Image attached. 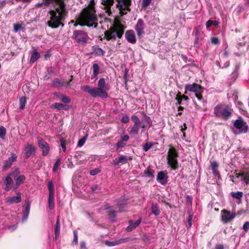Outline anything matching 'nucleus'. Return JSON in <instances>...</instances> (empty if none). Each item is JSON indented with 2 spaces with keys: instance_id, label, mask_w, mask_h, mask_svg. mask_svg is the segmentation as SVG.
<instances>
[{
  "instance_id": "7",
  "label": "nucleus",
  "mask_w": 249,
  "mask_h": 249,
  "mask_svg": "<svg viewBox=\"0 0 249 249\" xmlns=\"http://www.w3.org/2000/svg\"><path fill=\"white\" fill-rule=\"evenodd\" d=\"M117 4L121 16L125 15L127 11H130V6L131 4V0H116Z\"/></svg>"
},
{
  "instance_id": "35",
  "label": "nucleus",
  "mask_w": 249,
  "mask_h": 249,
  "mask_svg": "<svg viewBox=\"0 0 249 249\" xmlns=\"http://www.w3.org/2000/svg\"><path fill=\"white\" fill-rule=\"evenodd\" d=\"M93 53L97 55H103L104 54V51L100 47L98 46L94 47Z\"/></svg>"
},
{
  "instance_id": "60",
  "label": "nucleus",
  "mask_w": 249,
  "mask_h": 249,
  "mask_svg": "<svg viewBox=\"0 0 249 249\" xmlns=\"http://www.w3.org/2000/svg\"><path fill=\"white\" fill-rule=\"evenodd\" d=\"M129 139V137L127 135H124L121 137V141L124 142L128 141Z\"/></svg>"
},
{
  "instance_id": "61",
  "label": "nucleus",
  "mask_w": 249,
  "mask_h": 249,
  "mask_svg": "<svg viewBox=\"0 0 249 249\" xmlns=\"http://www.w3.org/2000/svg\"><path fill=\"white\" fill-rule=\"evenodd\" d=\"M213 174L214 176H217L219 175V173L218 170V168H213L212 169Z\"/></svg>"
},
{
  "instance_id": "43",
  "label": "nucleus",
  "mask_w": 249,
  "mask_h": 249,
  "mask_svg": "<svg viewBox=\"0 0 249 249\" xmlns=\"http://www.w3.org/2000/svg\"><path fill=\"white\" fill-rule=\"evenodd\" d=\"M154 143L151 142H146L143 146V149L144 151H147L150 148L152 147Z\"/></svg>"
},
{
  "instance_id": "42",
  "label": "nucleus",
  "mask_w": 249,
  "mask_h": 249,
  "mask_svg": "<svg viewBox=\"0 0 249 249\" xmlns=\"http://www.w3.org/2000/svg\"><path fill=\"white\" fill-rule=\"evenodd\" d=\"M6 135V129L3 126H0V138L2 139L5 138Z\"/></svg>"
},
{
  "instance_id": "23",
  "label": "nucleus",
  "mask_w": 249,
  "mask_h": 249,
  "mask_svg": "<svg viewBox=\"0 0 249 249\" xmlns=\"http://www.w3.org/2000/svg\"><path fill=\"white\" fill-rule=\"evenodd\" d=\"M114 3V0H102V4L107 9V12H108V15L111 13L110 7Z\"/></svg>"
},
{
  "instance_id": "27",
  "label": "nucleus",
  "mask_w": 249,
  "mask_h": 249,
  "mask_svg": "<svg viewBox=\"0 0 249 249\" xmlns=\"http://www.w3.org/2000/svg\"><path fill=\"white\" fill-rule=\"evenodd\" d=\"M127 162V159L126 157L121 156L118 159H115L114 160L115 165L124 164Z\"/></svg>"
},
{
  "instance_id": "33",
  "label": "nucleus",
  "mask_w": 249,
  "mask_h": 249,
  "mask_svg": "<svg viewBox=\"0 0 249 249\" xmlns=\"http://www.w3.org/2000/svg\"><path fill=\"white\" fill-rule=\"evenodd\" d=\"M60 233V222L59 216L57 217V221L56 222L55 227V239H56L57 237L59 236Z\"/></svg>"
},
{
  "instance_id": "2",
  "label": "nucleus",
  "mask_w": 249,
  "mask_h": 249,
  "mask_svg": "<svg viewBox=\"0 0 249 249\" xmlns=\"http://www.w3.org/2000/svg\"><path fill=\"white\" fill-rule=\"evenodd\" d=\"M94 0H90L88 6L81 12L78 18V24L81 26L86 25L89 27L97 26V17L95 10Z\"/></svg>"
},
{
  "instance_id": "58",
  "label": "nucleus",
  "mask_w": 249,
  "mask_h": 249,
  "mask_svg": "<svg viewBox=\"0 0 249 249\" xmlns=\"http://www.w3.org/2000/svg\"><path fill=\"white\" fill-rule=\"evenodd\" d=\"M61 142V146L63 150V151L65 152L66 150V142L65 141L63 140H60Z\"/></svg>"
},
{
  "instance_id": "64",
  "label": "nucleus",
  "mask_w": 249,
  "mask_h": 249,
  "mask_svg": "<svg viewBox=\"0 0 249 249\" xmlns=\"http://www.w3.org/2000/svg\"><path fill=\"white\" fill-rule=\"evenodd\" d=\"M214 249H224V247L222 245H216Z\"/></svg>"
},
{
  "instance_id": "6",
  "label": "nucleus",
  "mask_w": 249,
  "mask_h": 249,
  "mask_svg": "<svg viewBox=\"0 0 249 249\" xmlns=\"http://www.w3.org/2000/svg\"><path fill=\"white\" fill-rule=\"evenodd\" d=\"M185 89L186 90L194 92L196 97L198 100H201L202 99L203 88L199 85L196 83L188 84L185 86Z\"/></svg>"
},
{
  "instance_id": "4",
  "label": "nucleus",
  "mask_w": 249,
  "mask_h": 249,
  "mask_svg": "<svg viewBox=\"0 0 249 249\" xmlns=\"http://www.w3.org/2000/svg\"><path fill=\"white\" fill-rule=\"evenodd\" d=\"M81 89L85 92H88L91 97L95 98L99 97L106 98L108 97L107 91L98 87H91L88 85H84L81 87Z\"/></svg>"
},
{
  "instance_id": "29",
  "label": "nucleus",
  "mask_w": 249,
  "mask_h": 249,
  "mask_svg": "<svg viewBox=\"0 0 249 249\" xmlns=\"http://www.w3.org/2000/svg\"><path fill=\"white\" fill-rule=\"evenodd\" d=\"M30 205L29 203H27L26 204V207L24 208V210L23 212V216L22 218V221H25L28 218L29 213H30Z\"/></svg>"
},
{
  "instance_id": "32",
  "label": "nucleus",
  "mask_w": 249,
  "mask_h": 249,
  "mask_svg": "<svg viewBox=\"0 0 249 249\" xmlns=\"http://www.w3.org/2000/svg\"><path fill=\"white\" fill-rule=\"evenodd\" d=\"M151 212L156 216L159 215L160 212L159 207L157 206V205L154 203L152 205Z\"/></svg>"
},
{
  "instance_id": "40",
  "label": "nucleus",
  "mask_w": 249,
  "mask_h": 249,
  "mask_svg": "<svg viewBox=\"0 0 249 249\" xmlns=\"http://www.w3.org/2000/svg\"><path fill=\"white\" fill-rule=\"evenodd\" d=\"M144 173L146 176L149 178H153L154 177V170L150 169V168H147L144 170Z\"/></svg>"
},
{
  "instance_id": "54",
  "label": "nucleus",
  "mask_w": 249,
  "mask_h": 249,
  "mask_svg": "<svg viewBox=\"0 0 249 249\" xmlns=\"http://www.w3.org/2000/svg\"><path fill=\"white\" fill-rule=\"evenodd\" d=\"M129 121V118L128 116L125 115L123 117V118L121 119V121L124 124H126L128 123Z\"/></svg>"
},
{
  "instance_id": "37",
  "label": "nucleus",
  "mask_w": 249,
  "mask_h": 249,
  "mask_svg": "<svg viewBox=\"0 0 249 249\" xmlns=\"http://www.w3.org/2000/svg\"><path fill=\"white\" fill-rule=\"evenodd\" d=\"M99 72V67L97 64H94L93 65V75L96 79L97 76Z\"/></svg>"
},
{
  "instance_id": "59",
  "label": "nucleus",
  "mask_w": 249,
  "mask_h": 249,
  "mask_svg": "<svg viewBox=\"0 0 249 249\" xmlns=\"http://www.w3.org/2000/svg\"><path fill=\"white\" fill-rule=\"evenodd\" d=\"M211 166L212 169L218 168V164L217 163V162L216 161H214L211 162Z\"/></svg>"
},
{
  "instance_id": "28",
  "label": "nucleus",
  "mask_w": 249,
  "mask_h": 249,
  "mask_svg": "<svg viewBox=\"0 0 249 249\" xmlns=\"http://www.w3.org/2000/svg\"><path fill=\"white\" fill-rule=\"evenodd\" d=\"M240 177L241 180L244 181L246 184L249 183V172H243L241 174H239L237 177Z\"/></svg>"
},
{
  "instance_id": "48",
  "label": "nucleus",
  "mask_w": 249,
  "mask_h": 249,
  "mask_svg": "<svg viewBox=\"0 0 249 249\" xmlns=\"http://www.w3.org/2000/svg\"><path fill=\"white\" fill-rule=\"evenodd\" d=\"M60 159H57L56 160V161L53 166V172H55L57 171V170L59 166V164H60Z\"/></svg>"
},
{
  "instance_id": "56",
  "label": "nucleus",
  "mask_w": 249,
  "mask_h": 249,
  "mask_svg": "<svg viewBox=\"0 0 249 249\" xmlns=\"http://www.w3.org/2000/svg\"><path fill=\"white\" fill-rule=\"evenodd\" d=\"M73 234L74 237L73 242L76 244L78 242L77 232L76 231H74L73 232Z\"/></svg>"
},
{
  "instance_id": "8",
  "label": "nucleus",
  "mask_w": 249,
  "mask_h": 249,
  "mask_svg": "<svg viewBox=\"0 0 249 249\" xmlns=\"http://www.w3.org/2000/svg\"><path fill=\"white\" fill-rule=\"evenodd\" d=\"M72 38L78 43H85L87 41L88 36L83 31L76 30L73 32Z\"/></svg>"
},
{
  "instance_id": "10",
  "label": "nucleus",
  "mask_w": 249,
  "mask_h": 249,
  "mask_svg": "<svg viewBox=\"0 0 249 249\" xmlns=\"http://www.w3.org/2000/svg\"><path fill=\"white\" fill-rule=\"evenodd\" d=\"M12 174H13V176L16 181L15 185L14 188V190H16L18 189L19 185L23 183L25 180V177L24 175H20V172L18 169H16L12 173Z\"/></svg>"
},
{
  "instance_id": "21",
  "label": "nucleus",
  "mask_w": 249,
  "mask_h": 249,
  "mask_svg": "<svg viewBox=\"0 0 249 249\" xmlns=\"http://www.w3.org/2000/svg\"><path fill=\"white\" fill-rule=\"evenodd\" d=\"M141 222V219H139L136 221L130 220L129 221V226L126 228V230L127 231H131L138 226Z\"/></svg>"
},
{
  "instance_id": "11",
  "label": "nucleus",
  "mask_w": 249,
  "mask_h": 249,
  "mask_svg": "<svg viewBox=\"0 0 249 249\" xmlns=\"http://www.w3.org/2000/svg\"><path fill=\"white\" fill-rule=\"evenodd\" d=\"M233 125L240 133H246L248 131V126L247 123L241 117L234 122Z\"/></svg>"
},
{
  "instance_id": "57",
  "label": "nucleus",
  "mask_w": 249,
  "mask_h": 249,
  "mask_svg": "<svg viewBox=\"0 0 249 249\" xmlns=\"http://www.w3.org/2000/svg\"><path fill=\"white\" fill-rule=\"evenodd\" d=\"M211 42L213 44H217L219 43V39L217 37H213L211 39Z\"/></svg>"
},
{
  "instance_id": "5",
  "label": "nucleus",
  "mask_w": 249,
  "mask_h": 249,
  "mask_svg": "<svg viewBox=\"0 0 249 249\" xmlns=\"http://www.w3.org/2000/svg\"><path fill=\"white\" fill-rule=\"evenodd\" d=\"M178 157V154L175 148L171 147L168 152L167 163L174 170H176L178 167L177 160Z\"/></svg>"
},
{
  "instance_id": "55",
  "label": "nucleus",
  "mask_w": 249,
  "mask_h": 249,
  "mask_svg": "<svg viewBox=\"0 0 249 249\" xmlns=\"http://www.w3.org/2000/svg\"><path fill=\"white\" fill-rule=\"evenodd\" d=\"M108 216L110 219H114L116 217V212L114 211L110 212L108 213Z\"/></svg>"
},
{
  "instance_id": "49",
  "label": "nucleus",
  "mask_w": 249,
  "mask_h": 249,
  "mask_svg": "<svg viewBox=\"0 0 249 249\" xmlns=\"http://www.w3.org/2000/svg\"><path fill=\"white\" fill-rule=\"evenodd\" d=\"M152 0H143L142 3V7L145 8L150 5Z\"/></svg>"
},
{
  "instance_id": "45",
  "label": "nucleus",
  "mask_w": 249,
  "mask_h": 249,
  "mask_svg": "<svg viewBox=\"0 0 249 249\" xmlns=\"http://www.w3.org/2000/svg\"><path fill=\"white\" fill-rule=\"evenodd\" d=\"M87 137H88V135H86L83 138L80 139L78 142L77 146L79 147H81L82 146H83L84 145V144L85 143Z\"/></svg>"
},
{
  "instance_id": "46",
  "label": "nucleus",
  "mask_w": 249,
  "mask_h": 249,
  "mask_svg": "<svg viewBox=\"0 0 249 249\" xmlns=\"http://www.w3.org/2000/svg\"><path fill=\"white\" fill-rule=\"evenodd\" d=\"M60 97H61L60 100L61 101L64 103H69L71 101L70 99L64 95L61 94L60 95Z\"/></svg>"
},
{
  "instance_id": "41",
  "label": "nucleus",
  "mask_w": 249,
  "mask_h": 249,
  "mask_svg": "<svg viewBox=\"0 0 249 249\" xmlns=\"http://www.w3.org/2000/svg\"><path fill=\"white\" fill-rule=\"evenodd\" d=\"M218 24V22L216 20H209L206 23V26L207 28L210 27L212 25H214L215 26H217Z\"/></svg>"
},
{
  "instance_id": "3",
  "label": "nucleus",
  "mask_w": 249,
  "mask_h": 249,
  "mask_svg": "<svg viewBox=\"0 0 249 249\" xmlns=\"http://www.w3.org/2000/svg\"><path fill=\"white\" fill-rule=\"evenodd\" d=\"M124 27L121 24H117L115 27L111 28L105 32L107 40H115L117 37L121 38L124 33Z\"/></svg>"
},
{
  "instance_id": "30",
  "label": "nucleus",
  "mask_w": 249,
  "mask_h": 249,
  "mask_svg": "<svg viewBox=\"0 0 249 249\" xmlns=\"http://www.w3.org/2000/svg\"><path fill=\"white\" fill-rule=\"evenodd\" d=\"M224 108V106L221 105L215 107L214 109V113L215 116L219 117H221Z\"/></svg>"
},
{
  "instance_id": "26",
  "label": "nucleus",
  "mask_w": 249,
  "mask_h": 249,
  "mask_svg": "<svg viewBox=\"0 0 249 249\" xmlns=\"http://www.w3.org/2000/svg\"><path fill=\"white\" fill-rule=\"evenodd\" d=\"M97 85L98 88L105 90L106 91L109 90V88L106 85V81L104 78H101L99 79Z\"/></svg>"
},
{
  "instance_id": "16",
  "label": "nucleus",
  "mask_w": 249,
  "mask_h": 249,
  "mask_svg": "<svg viewBox=\"0 0 249 249\" xmlns=\"http://www.w3.org/2000/svg\"><path fill=\"white\" fill-rule=\"evenodd\" d=\"M13 174L12 173H10L3 180L4 184L6 185L5 190L6 191H9L12 187L13 185V180L12 178Z\"/></svg>"
},
{
  "instance_id": "13",
  "label": "nucleus",
  "mask_w": 249,
  "mask_h": 249,
  "mask_svg": "<svg viewBox=\"0 0 249 249\" xmlns=\"http://www.w3.org/2000/svg\"><path fill=\"white\" fill-rule=\"evenodd\" d=\"M25 158L27 159L36 152L35 147L31 144L27 143L23 149Z\"/></svg>"
},
{
  "instance_id": "38",
  "label": "nucleus",
  "mask_w": 249,
  "mask_h": 249,
  "mask_svg": "<svg viewBox=\"0 0 249 249\" xmlns=\"http://www.w3.org/2000/svg\"><path fill=\"white\" fill-rule=\"evenodd\" d=\"M231 196L237 199H241L243 197V194L242 192H231Z\"/></svg>"
},
{
  "instance_id": "50",
  "label": "nucleus",
  "mask_w": 249,
  "mask_h": 249,
  "mask_svg": "<svg viewBox=\"0 0 249 249\" xmlns=\"http://www.w3.org/2000/svg\"><path fill=\"white\" fill-rule=\"evenodd\" d=\"M101 170L98 168H96L93 170H92L90 172V174L92 176H94L97 175V174L100 172Z\"/></svg>"
},
{
  "instance_id": "1",
  "label": "nucleus",
  "mask_w": 249,
  "mask_h": 249,
  "mask_svg": "<svg viewBox=\"0 0 249 249\" xmlns=\"http://www.w3.org/2000/svg\"><path fill=\"white\" fill-rule=\"evenodd\" d=\"M65 0H44L42 2L36 4L38 8H45L50 4L53 6L54 9L49 12L50 20L47 21V25L52 28H57L59 26L63 27V21L68 15V9Z\"/></svg>"
},
{
  "instance_id": "24",
  "label": "nucleus",
  "mask_w": 249,
  "mask_h": 249,
  "mask_svg": "<svg viewBox=\"0 0 249 249\" xmlns=\"http://www.w3.org/2000/svg\"><path fill=\"white\" fill-rule=\"evenodd\" d=\"M21 201L20 193L17 194L16 196L10 197L8 198L7 202L10 204L13 203H18Z\"/></svg>"
},
{
  "instance_id": "31",
  "label": "nucleus",
  "mask_w": 249,
  "mask_h": 249,
  "mask_svg": "<svg viewBox=\"0 0 249 249\" xmlns=\"http://www.w3.org/2000/svg\"><path fill=\"white\" fill-rule=\"evenodd\" d=\"M40 55L37 52L36 50H34L30 58V63L33 64L34 63L37 59L39 58Z\"/></svg>"
},
{
  "instance_id": "39",
  "label": "nucleus",
  "mask_w": 249,
  "mask_h": 249,
  "mask_svg": "<svg viewBox=\"0 0 249 249\" xmlns=\"http://www.w3.org/2000/svg\"><path fill=\"white\" fill-rule=\"evenodd\" d=\"M26 103V98L25 97H22L19 99V108L20 109L23 110L25 108Z\"/></svg>"
},
{
  "instance_id": "44",
  "label": "nucleus",
  "mask_w": 249,
  "mask_h": 249,
  "mask_svg": "<svg viewBox=\"0 0 249 249\" xmlns=\"http://www.w3.org/2000/svg\"><path fill=\"white\" fill-rule=\"evenodd\" d=\"M51 108H54V109H57L58 110L62 109V107H63V104L55 103L53 104L51 106Z\"/></svg>"
},
{
  "instance_id": "36",
  "label": "nucleus",
  "mask_w": 249,
  "mask_h": 249,
  "mask_svg": "<svg viewBox=\"0 0 249 249\" xmlns=\"http://www.w3.org/2000/svg\"><path fill=\"white\" fill-rule=\"evenodd\" d=\"M49 207L50 209H53L54 207V195L49 196L48 198Z\"/></svg>"
},
{
  "instance_id": "12",
  "label": "nucleus",
  "mask_w": 249,
  "mask_h": 249,
  "mask_svg": "<svg viewBox=\"0 0 249 249\" xmlns=\"http://www.w3.org/2000/svg\"><path fill=\"white\" fill-rule=\"evenodd\" d=\"M235 213L230 212L227 210H223L221 211V220L224 223H227L235 218Z\"/></svg>"
},
{
  "instance_id": "25",
  "label": "nucleus",
  "mask_w": 249,
  "mask_h": 249,
  "mask_svg": "<svg viewBox=\"0 0 249 249\" xmlns=\"http://www.w3.org/2000/svg\"><path fill=\"white\" fill-rule=\"evenodd\" d=\"M231 115V109L228 107H225L222 110L221 117L225 120H227Z\"/></svg>"
},
{
  "instance_id": "18",
  "label": "nucleus",
  "mask_w": 249,
  "mask_h": 249,
  "mask_svg": "<svg viewBox=\"0 0 249 249\" xmlns=\"http://www.w3.org/2000/svg\"><path fill=\"white\" fill-rule=\"evenodd\" d=\"M125 37L127 41L131 43L134 44L136 42L135 34L132 30L127 31L125 34Z\"/></svg>"
},
{
  "instance_id": "34",
  "label": "nucleus",
  "mask_w": 249,
  "mask_h": 249,
  "mask_svg": "<svg viewBox=\"0 0 249 249\" xmlns=\"http://www.w3.org/2000/svg\"><path fill=\"white\" fill-rule=\"evenodd\" d=\"M48 188L49 192V196L54 195V185L52 181H50L48 183Z\"/></svg>"
},
{
  "instance_id": "17",
  "label": "nucleus",
  "mask_w": 249,
  "mask_h": 249,
  "mask_svg": "<svg viewBox=\"0 0 249 249\" xmlns=\"http://www.w3.org/2000/svg\"><path fill=\"white\" fill-rule=\"evenodd\" d=\"M17 156L15 153H11V156L5 160L4 162L3 168L5 169L11 167L13 163L16 161Z\"/></svg>"
},
{
  "instance_id": "20",
  "label": "nucleus",
  "mask_w": 249,
  "mask_h": 249,
  "mask_svg": "<svg viewBox=\"0 0 249 249\" xmlns=\"http://www.w3.org/2000/svg\"><path fill=\"white\" fill-rule=\"evenodd\" d=\"M157 180L162 185H165L167 182V176L163 172H160L157 176Z\"/></svg>"
},
{
  "instance_id": "15",
  "label": "nucleus",
  "mask_w": 249,
  "mask_h": 249,
  "mask_svg": "<svg viewBox=\"0 0 249 249\" xmlns=\"http://www.w3.org/2000/svg\"><path fill=\"white\" fill-rule=\"evenodd\" d=\"M144 24L143 20L139 19L135 26L137 36L141 37L144 34Z\"/></svg>"
},
{
  "instance_id": "53",
  "label": "nucleus",
  "mask_w": 249,
  "mask_h": 249,
  "mask_svg": "<svg viewBox=\"0 0 249 249\" xmlns=\"http://www.w3.org/2000/svg\"><path fill=\"white\" fill-rule=\"evenodd\" d=\"M243 229L245 231L247 232L249 229V222H246L243 226Z\"/></svg>"
},
{
  "instance_id": "63",
  "label": "nucleus",
  "mask_w": 249,
  "mask_h": 249,
  "mask_svg": "<svg viewBox=\"0 0 249 249\" xmlns=\"http://www.w3.org/2000/svg\"><path fill=\"white\" fill-rule=\"evenodd\" d=\"M192 217H193L192 215H189V218L188 219V223L189 228L191 227L192 226L191 221H192Z\"/></svg>"
},
{
  "instance_id": "22",
  "label": "nucleus",
  "mask_w": 249,
  "mask_h": 249,
  "mask_svg": "<svg viewBox=\"0 0 249 249\" xmlns=\"http://www.w3.org/2000/svg\"><path fill=\"white\" fill-rule=\"evenodd\" d=\"M151 126L150 124V119L149 117H147L146 116H144L143 118L142 119V121L141 123V127L142 128V132H143L144 131V128L146 127L149 126L150 127Z\"/></svg>"
},
{
  "instance_id": "19",
  "label": "nucleus",
  "mask_w": 249,
  "mask_h": 249,
  "mask_svg": "<svg viewBox=\"0 0 249 249\" xmlns=\"http://www.w3.org/2000/svg\"><path fill=\"white\" fill-rule=\"evenodd\" d=\"M128 241H129V240L127 238H121L119 240H117L112 241V242L109 241L108 240H106L105 241V244L107 246H109V247L114 246L122 244V243H126V242H128Z\"/></svg>"
},
{
  "instance_id": "9",
  "label": "nucleus",
  "mask_w": 249,
  "mask_h": 249,
  "mask_svg": "<svg viewBox=\"0 0 249 249\" xmlns=\"http://www.w3.org/2000/svg\"><path fill=\"white\" fill-rule=\"evenodd\" d=\"M131 119L134 122V125L129 127V133L130 135L134 136L138 134L139 128L141 126V123L136 116L133 115L131 117Z\"/></svg>"
},
{
  "instance_id": "47",
  "label": "nucleus",
  "mask_w": 249,
  "mask_h": 249,
  "mask_svg": "<svg viewBox=\"0 0 249 249\" xmlns=\"http://www.w3.org/2000/svg\"><path fill=\"white\" fill-rule=\"evenodd\" d=\"M126 143L122 141H118L116 144L117 149H118L120 148L124 147Z\"/></svg>"
},
{
  "instance_id": "51",
  "label": "nucleus",
  "mask_w": 249,
  "mask_h": 249,
  "mask_svg": "<svg viewBox=\"0 0 249 249\" xmlns=\"http://www.w3.org/2000/svg\"><path fill=\"white\" fill-rule=\"evenodd\" d=\"M53 84L54 86H62V84H61V81L59 79H55L53 82Z\"/></svg>"
},
{
  "instance_id": "62",
  "label": "nucleus",
  "mask_w": 249,
  "mask_h": 249,
  "mask_svg": "<svg viewBox=\"0 0 249 249\" xmlns=\"http://www.w3.org/2000/svg\"><path fill=\"white\" fill-rule=\"evenodd\" d=\"M21 27V25L18 24H15L14 25V29L15 32H18Z\"/></svg>"
},
{
  "instance_id": "52",
  "label": "nucleus",
  "mask_w": 249,
  "mask_h": 249,
  "mask_svg": "<svg viewBox=\"0 0 249 249\" xmlns=\"http://www.w3.org/2000/svg\"><path fill=\"white\" fill-rule=\"evenodd\" d=\"M176 99L178 101V104L180 105L181 104V101L182 100V95H181L180 92H179L178 93L177 95Z\"/></svg>"
},
{
  "instance_id": "14",
  "label": "nucleus",
  "mask_w": 249,
  "mask_h": 249,
  "mask_svg": "<svg viewBox=\"0 0 249 249\" xmlns=\"http://www.w3.org/2000/svg\"><path fill=\"white\" fill-rule=\"evenodd\" d=\"M38 144L42 150V155L46 156L50 150V147L47 143L41 138H38Z\"/></svg>"
}]
</instances>
